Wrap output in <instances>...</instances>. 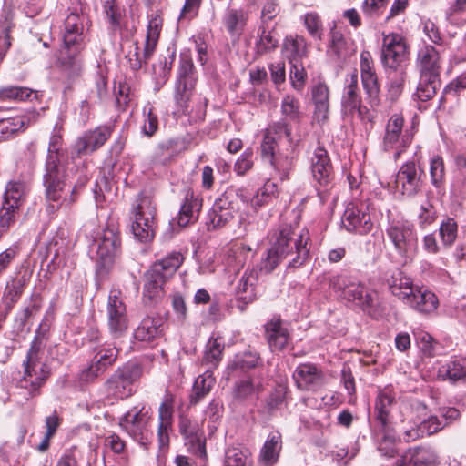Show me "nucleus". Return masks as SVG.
Listing matches in <instances>:
<instances>
[{"label": "nucleus", "instance_id": "f257e3e1", "mask_svg": "<svg viewBox=\"0 0 466 466\" xmlns=\"http://www.w3.org/2000/svg\"><path fill=\"white\" fill-rule=\"evenodd\" d=\"M309 233L302 229L297 234L291 227L282 226L275 233L271 247L261 258L259 271L271 273L282 261L289 268L303 266L309 258Z\"/></svg>", "mask_w": 466, "mask_h": 466}, {"label": "nucleus", "instance_id": "f03ea898", "mask_svg": "<svg viewBox=\"0 0 466 466\" xmlns=\"http://www.w3.org/2000/svg\"><path fill=\"white\" fill-rule=\"evenodd\" d=\"M83 20L77 13H71L65 19L63 46L59 50L58 66L68 80H73L82 71V61L78 56L83 34Z\"/></svg>", "mask_w": 466, "mask_h": 466}, {"label": "nucleus", "instance_id": "7ed1b4c3", "mask_svg": "<svg viewBox=\"0 0 466 466\" xmlns=\"http://www.w3.org/2000/svg\"><path fill=\"white\" fill-rule=\"evenodd\" d=\"M184 261L183 255L173 251L152 264L145 274L143 298L147 303H156L164 296V286Z\"/></svg>", "mask_w": 466, "mask_h": 466}, {"label": "nucleus", "instance_id": "20e7f679", "mask_svg": "<svg viewBox=\"0 0 466 466\" xmlns=\"http://www.w3.org/2000/svg\"><path fill=\"white\" fill-rule=\"evenodd\" d=\"M46 210L54 214L60 207L69 208L76 201L78 186L66 191L65 169L62 165H45L43 177Z\"/></svg>", "mask_w": 466, "mask_h": 466}, {"label": "nucleus", "instance_id": "39448f33", "mask_svg": "<svg viewBox=\"0 0 466 466\" xmlns=\"http://www.w3.org/2000/svg\"><path fill=\"white\" fill-rule=\"evenodd\" d=\"M330 286L336 291H340V296L343 299L357 302L364 311L373 317L377 316V292L366 289L360 281L346 276L333 277L330 280Z\"/></svg>", "mask_w": 466, "mask_h": 466}, {"label": "nucleus", "instance_id": "423d86ee", "mask_svg": "<svg viewBox=\"0 0 466 466\" xmlns=\"http://www.w3.org/2000/svg\"><path fill=\"white\" fill-rule=\"evenodd\" d=\"M313 180L317 185L318 197L321 204L326 203L333 187L334 171L328 151L318 147L310 159Z\"/></svg>", "mask_w": 466, "mask_h": 466}, {"label": "nucleus", "instance_id": "0eeeda50", "mask_svg": "<svg viewBox=\"0 0 466 466\" xmlns=\"http://www.w3.org/2000/svg\"><path fill=\"white\" fill-rule=\"evenodd\" d=\"M96 243V271L99 276L104 277L113 268L120 257L121 240L116 230L106 228Z\"/></svg>", "mask_w": 466, "mask_h": 466}, {"label": "nucleus", "instance_id": "6e6552de", "mask_svg": "<svg viewBox=\"0 0 466 466\" xmlns=\"http://www.w3.org/2000/svg\"><path fill=\"white\" fill-rule=\"evenodd\" d=\"M403 127L404 118L400 113L392 114L385 125L381 148L385 152L392 153L395 160L411 143V137Z\"/></svg>", "mask_w": 466, "mask_h": 466}, {"label": "nucleus", "instance_id": "1a4fd4ad", "mask_svg": "<svg viewBox=\"0 0 466 466\" xmlns=\"http://www.w3.org/2000/svg\"><path fill=\"white\" fill-rule=\"evenodd\" d=\"M142 376V369L137 364H127L118 368L106 381L107 394L120 400L134 393V383Z\"/></svg>", "mask_w": 466, "mask_h": 466}, {"label": "nucleus", "instance_id": "9d476101", "mask_svg": "<svg viewBox=\"0 0 466 466\" xmlns=\"http://www.w3.org/2000/svg\"><path fill=\"white\" fill-rule=\"evenodd\" d=\"M156 208L149 197L139 196L134 212V221L131 226L136 238L141 242H148L155 235Z\"/></svg>", "mask_w": 466, "mask_h": 466}, {"label": "nucleus", "instance_id": "9b49d317", "mask_svg": "<svg viewBox=\"0 0 466 466\" xmlns=\"http://www.w3.org/2000/svg\"><path fill=\"white\" fill-rule=\"evenodd\" d=\"M387 235L396 251L406 258H412L417 250V235L413 225L407 220H393L387 228Z\"/></svg>", "mask_w": 466, "mask_h": 466}, {"label": "nucleus", "instance_id": "f8f14e48", "mask_svg": "<svg viewBox=\"0 0 466 466\" xmlns=\"http://www.w3.org/2000/svg\"><path fill=\"white\" fill-rule=\"evenodd\" d=\"M409 59V47L402 35L396 33L383 34L381 62L384 67L393 70L403 69Z\"/></svg>", "mask_w": 466, "mask_h": 466}, {"label": "nucleus", "instance_id": "ddd939ff", "mask_svg": "<svg viewBox=\"0 0 466 466\" xmlns=\"http://www.w3.org/2000/svg\"><path fill=\"white\" fill-rule=\"evenodd\" d=\"M161 26L162 24L159 18L154 17L149 20L142 55L139 52L138 44H133L132 50H129L126 55V58L128 60L129 66L132 70L137 71L140 69L142 65L151 57L158 42Z\"/></svg>", "mask_w": 466, "mask_h": 466}, {"label": "nucleus", "instance_id": "4468645a", "mask_svg": "<svg viewBox=\"0 0 466 466\" xmlns=\"http://www.w3.org/2000/svg\"><path fill=\"white\" fill-rule=\"evenodd\" d=\"M38 351L39 345L37 339H35L26 356L25 374L21 380V386L30 391H35L41 387L49 375L46 365L38 360Z\"/></svg>", "mask_w": 466, "mask_h": 466}, {"label": "nucleus", "instance_id": "2eb2a0df", "mask_svg": "<svg viewBox=\"0 0 466 466\" xmlns=\"http://www.w3.org/2000/svg\"><path fill=\"white\" fill-rule=\"evenodd\" d=\"M119 295V291H111L106 307L107 326L114 338L121 337L128 328L127 308Z\"/></svg>", "mask_w": 466, "mask_h": 466}, {"label": "nucleus", "instance_id": "dca6fc26", "mask_svg": "<svg viewBox=\"0 0 466 466\" xmlns=\"http://www.w3.org/2000/svg\"><path fill=\"white\" fill-rule=\"evenodd\" d=\"M196 85L194 65L191 58L182 56L179 63L177 80L176 84V101L182 106L187 107Z\"/></svg>", "mask_w": 466, "mask_h": 466}, {"label": "nucleus", "instance_id": "f3484780", "mask_svg": "<svg viewBox=\"0 0 466 466\" xmlns=\"http://www.w3.org/2000/svg\"><path fill=\"white\" fill-rule=\"evenodd\" d=\"M233 198V192H225L216 199L208 214L207 226L208 230L219 229L233 219L237 211Z\"/></svg>", "mask_w": 466, "mask_h": 466}, {"label": "nucleus", "instance_id": "a211bd4d", "mask_svg": "<svg viewBox=\"0 0 466 466\" xmlns=\"http://www.w3.org/2000/svg\"><path fill=\"white\" fill-rule=\"evenodd\" d=\"M358 73L354 70L345 79V86L341 97V107L344 115H358L360 118L368 113V109L361 105V97L358 87Z\"/></svg>", "mask_w": 466, "mask_h": 466}, {"label": "nucleus", "instance_id": "6ab92c4d", "mask_svg": "<svg viewBox=\"0 0 466 466\" xmlns=\"http://www.w3.org/2000/svg\"><path fill=\"white\" fill-rule=\"evenodd\" d=\"M342 225L349 232H356L361 235L368 234L373 228L367 208L353 203L347 206L342 216Z\"/></svg>", "mask_w": 466, "mask_h": 466}, {"label": "nucleus", "instance_id": "aec40b11", "mask_svg": "<svg viewBox=\"0 0 466 466\" xmlns=\"http://www.w3.org/2000/svg\"><path fill=\"white\" fill-rule=\"evenodd\" d=\"M179 431L183 435L187 450L199 458L207 456L205 437L200 425L187 417H181Z\"/></svg>", "mask_w": 466, "mask_h": 466}, {"label": "nucleus", "instance_id": "412c9836", "mask_svg": "<svg viewBox=\"0 0 466 466\" xmlns=\"http://www.w3.org/2000/svg\"><path fill=\"white\" fill-rule=\"evenodd\" d=\"M149 416L144 408H133L128 410L120 420L121 428L127 432L134 440L142 441L147 439Z\"/></svg>", "mask_w": 466, "mask_h": 466}, {"label": "nucleus", "instance_id": "4be33fe9", "mask_svg": "<svg viewBox=\"0 0 466 466\" xmlns=\"http://www.w3.org/2000/svg\"><path fill=\"white\" fill-rule=\"evenodd\" d=\"M293 379L299 390L316 391L324 384L325 376L317 365L302 363L296 368Z\"/></svg>", "mask_w": 466, "mask_h": 466}, {"label": "nucleus", "instance_id": "5701e85b", "mask_svg": "<svg viewBox=\"0 0 466 466\" xmlns=\"http://www.w3.org/2000/svg\"><path fill=\"white\" fill-rule=\"evenodd\" d=\"M397 404L396 393L390 387L380 390L375 400V420L382 431H389L391 423V410Z\"/></svg>", "mask_w": 466, "mask_h": 466}, {"label": "nucleus", "instance_id": "b1692460", "mask_svg": "<svg viewBox=\"0 0 466 466\" xmlns=\"http://www.w3.org/2000/svg\"><path fill=\"white\" fill-rule=\"evenodd\" d=\"M112 127L110 126H99L87 130L79 137L75 144L78 154H90L100 148L110 137Z\"/></svg>", "mask_w": 466, "mask_h": 466}, {"label": "nucleus", "instance_id": "393cba45", "mask_svg": "<svg viewBox=\"0 0 466 466\" xmlns=\"http://www.w3.org/2000/svg\"><path fill=\"white\" fill-rule=\"evenodd\" d=\"M421 173L418 172L414 162H407L400 167L396 176L397 187H400L403 195L413 197L422 186Z\"/></svg>", "mask_w": 466, "mask_h": 466}, {"label": "nucleus", "instance_id": "a878e982", "mask_svg": "<svg viewBox=\"0 0 466 466\" xmlns=\"http://www.w3.org/2000/svg\"><path fill=\"white\" fill-rule=\"evenodd\" d=\"M441 65V51L436 47L429 45L419 50L417 66L421 76L428 77V79L439 78Z\"/></svg>", "mask_w": 466, "mask_h": 466}, {"label": "nucleus", "instance_id": "bb28decb", "mask_svg": "<svg viewBox=\"0 0 466 466\" xmlns=\"http://www.w3.org/2000/svg\"><path fill=\"white\" fill-rule=\"evenodd\" d=\"M282 138H286L287 142L292 146L293 139L289 126L284 121H279L268 129L264 135L261 143L262 157L270 160L277 153L275 150L277 139Z\"/></svg>", "mask_w": 466, "mask_h": 466}, {"label": "nucleus", "instance_id": "cd10ccee", "mask_svg": "<svg viewBox=\"0 0 466 466\" xmlns=\"http://www.w3.org/2000/svg\"><path fill=\"white\" fill-rule=\"evenodd\" d=\"M202 208V199L191 189H187L180 210L175 218L180 228L187 227L197 221Z\"/></svg>", "mask_w": 466, "mask_h": 466}, {"label": "nucleus", "instance_id": "c85d7f7f", "mask_svg": "<svg viewBox=\"0 0 466 466\" xmlns=\"http://www.w3.org/2000/svg\"><path fill=\"white\" fill-rule=\"evenodd\" d=\"M266 337L272 352L282 351L290 341V334L279 318H273L267 323Z\"/></svg>", "mask_w": 466, "mask_h": 466}, {"label": "nucleus", "instance_id": "c756f323", "mask_svg": "<svg viewBox=\"0 0 466 466\" xmlns=\"http://www.w3.org/2000/svg\"><path fill=\"white\" fill-rule=\"evenodd\" d=\"M438 456L430 447H418L408 450L395 466H431L437 463Z\"/></svg>", "mask_w": 466, "mask_h": 466}, {"label": "nucleus", "instance_id": "7c9ffc66", "mask_svg": "<svg viewBox=\"0 0 466 466\" xmlns=\"http://www.w3.org/2000/svg\"><path fill=\"white\" fill-rule=\"evenodd\" d=\"M404 304L421 314H430L437 309L439 300L433 292L417 286Z\"/></svg>", "mask_w": 466, "mask_h": 466}, {"label": "nucleus", "instance_id": "2f4dec72", "mask_svg": "<svg viewBox=\"0 0 466 466\" xmlns=\"http://www.w3.org/2000/svg\"><path fill=\"white\" fill-rule=\"evenodd\" d=\"M159 424L157 430V439L159 449L165 451L169 446V431L172 426V414L173 407L172 401L169 399H166L159 407L158 410Z\"/></svg>", "mask_w": 466, "mask_h": 466}, {"label": "nucleus", "instance_id": "473e14b6", "mask_svg": "<svg viewBox=\"0 0 466 466\" xmlns=\"http://www.w3.org/2000/svg\"><path fill=\"white\" fill-rule=\"evenodd\" d=\"M163 320L159 317H147L134 331V338L143 342H150L161 338Z\"/></svg>", "mask_w": 466, "mask_h": 466}, {"label": "nucleus", "instance_id": "72a5a7b5", "mask_svg": "<svg viewBox=\"0 0 466 466\" xmlns=\"http://www.w3.org/2000/svg\"><path fill=\"white\" fill-rule=\"evenodd\" d=\"M26 281L27 279L24 275L21 278H13L6 282L2 296V302L5 305V316L12 310L14 306L19 300L26 286Z\"/></svg>", "mask_w": 466, "mask_h": 466}, {"label": "nucleus", "instance_id": "f704fd0d", "mask_svg": "<svg viewBox=\"0 0 466 466\" xmlns=\"http://www.w3.org/2000/svg\"><path fill=\"white\" fill-rule=\"evenodd\" d=\"M248 13L242 8H228L224 15L223 23L234 38H238L244 31Z\"/></svg>", "mask_w": 466, "mask_h": 466}, {"label": "nucleus", "instance_id": "c9c22d12", "mask_svg": "<svg viewBox=\"0 0 466 466\" xmlns=\"http://www.w3.org/2000/svg\"><path fill=\"white\" fill-rule=\"evenodd\" d=\"M281 450V436L279 433H271L265 441L259 454L261 466H273L279 460Z\"/></svg>", "mask_w": 466, "mask_h": 466}, {"label": "nucleus", "instance_id": "e433bc0d", "mask_svg": "<svg viewBox=\"0 0 466 466\" xmlns=\"http://www.w3.org/2000/svg\"><path fill=\"white\" fill-rule=\"evenodd\" d=\"M258 271L255 268L247 269L240 278L236 288L238 299L244 303L251 302L256 298L255 288L258 281Z\"/></svg>", "mask_w": 466, "mask_h": 466}, {"label": "nucleus", "instance_id": "4c0bfd02", "mask_svg": "<svg viewBox=\"0 0 466 466\" xmlns=\"http://www.w3.org/2000/svg\"><path fill=\"white\" fill-rule=\"evenodd\" d=\"M27 187L22 181H10L5 187L3 197V205L12 206L13 208L20 209L27 193Z\"/></svg>", "mask_w": 466, "mask_h": 466}, {"label": "nucleus", "instance_id": "58836bf2", "mask_svg": "<svg viewBox=\"0 0 466 466\" xmlns=\"http://www.w3.org/2000/svg\"><path fill=\"white\" fill-rule=\"evenodd\" d=\"M390 290L400 299L403 303L412 295V292L416 290L417 285L413 284L410 278L398 272L392 276L391 281L389 283Z\"/></svg>", "mask_w": 466, "mask_h": 466}, {"label": "nucleus", "instance_id": "ea45409f", "mask_svg": "<svg viewBox=\"0 0 466 466\" xmlns=\"http://www.w3.org/2000/svg\"><path fill=\"white\" fill-rule=\"evenodd\" d=\"M261 390V382L258 380L248 376L236 382L233 395L234 398L238 400H246L256 397Z\"/></svg>", "mask_w": 466, "mask_h": 466}, {"label": "nucleus", "instance_id": "a19ab883", "mask_svg": "<svg viewBox=\"0 0 466 466\" xmlns=\"http://www.w3.org/2000/svg\"><path fill=\"white\" fill-rule=\"evenodd\" d=\"M62 127L56 124L49 140L46 165H61V160L65 157V150L62 147Z\"/></svg>", "mask_w": 466, "mask_h": 466}, {"label": "nucleus", "instance_id": "79ce46f5", "mask_svg": "<svg viewBox=\"0 0 466 466\" xmlns=\"http://www.w3.org/2000/svg\"><path fill=\"white\" fill-rule=\"evenodd\" d=\"M438 376L443 380H466V359L454 360L440 367Z\"/></svg>", "mask_w": 466, "mask_h": 466}, {"label": "nucleus", "instance_id": "37998d69", "mask_svg": "<svg viewBox=\"0 0 466 466\" xmlns=\"http://www.w3.org/2000/svg\"><path fill=\"white\" fill-rule=\"evenodd\" d=\"M30 125V118L25 116H16L0 119V140H6L15 133L25 130Z\"/></svg>", "mask_w": 466, "mask_h": 466}, {"label": "nucleus", "instance_id": "c03bdc74", "mask_svg": "<svg viewBox=\"0 0 466 466\" xmlns=\"http://www.w3.org/2000/svg\"><path fill=\"white\" fill-rule=\"evenodd\" d=\"M252 248L243 243H237L229 249L228 264L238 271L253 257Z\"/></svg>", "mask_w": 466, "mask_h": 466}, {"label": "nucleus", "instance_id": "a18cd8bd", "mask_svg": "<svg viewBox=\"0 0 466 466\" xmlns=\"http://www.w3.org/2000/svg\"><path fill=\"white\" fill-rule=\"evenodd\" d=\"M329 35L330 40L328 46V54L336 60L345 59L350 52L343 34L336 28H332Z\"/></svg>", "mask_w": 466, "mask_h": 466}, {"label": "nucleus", "instance_id": "49530a36", "mask_svg": "<svg viewBox=\"0 0 466 466\" xmlns=\"http://www.w3.org/2000/svg\"><path fill=\"white\" fill-rule=\"evenodd\" d=\"M223 350V341L218 338H210L205 347L202 359L203 363L208 365L210 368L218 367L222 359Z\"/></svg>", "mask_w": 466, "mask_h": 466}, {"label": "nucleus", "instance_id": "de8ad7c7", "mask_svg": "<svg viewBox=\"0 0 466 466\" xmlns=\"http://www.w3.org/2000/svg\"><path fill=\"white\" fill-rule=\"evenodd\" d=\"M214 382L215 380L210 372L207 371L203 375H199L193 385L190 403L197 404L199 402L200 400L209 393Z\"/></svg>", "mask_w": 466, "mask_h": 466}, {"label": "nucleus", "instance_id": "09e8293b", "mask_svg": "<svg viewBox=\"0 0 466 466\" xmlns=\"http://www.w3.org/2000/svg\"><path fill=\"white\" fill-rule=\"evenodd\" d=\"M300 20L308 34L316 40H321L324 35V23L321 16L315 11L301 15Z\"/></svg>", "mask_w": 466, "mask_h": 466}, {"label": "nucleus", "instance_id": "8fccbe9b", "mask_svg": "<svg viewBox=\"0 0 466 466\" xmlns=\"http://www.w3.org/2000/svg\"><path fill=\"white\" fill-rule=\"evenodd\" d=\"M439 236L445 248H451L458 238V223L453 218H445L439 226Z\"/></svg>", "mask_w": 466, "mask_h": 466}, {"label": "nucleus", "instance_id": "3c124183", "mask_svg": "<svg viewBox=\"0 0 466 466\" xmlns=\"http://www.w3.org/2000/svg\"><path fill=\"white\" fill-rule=\"evenodd\" d=\"M35 94V91L19 86H4L0 87V101H25Z\"/></svg>", "mask_w": 466, "mask_h": 466}, {"label": "nucleus", "instance_id": "603ef678", "mask_svg": "<svg viewBox=\"0 0 466 466\" xmlns=\"http://www.w3.org/2000/svg\"><path fill=\"white\" fill-rule=\"evenodd\" d=\"M447 21L455 26L466 25V0H454L446 10Z\"/></svg>", "mask_w": 466, "mask_h": 466}, {"label": "nucleus", "instance_id": "864d4df0", "mask_svg": "<svg viewBox=\"0 0 466 466\" xmlns=\"http://www.w3.org/2000/svg\"><path fill=\"white\" fill-rule=\"evenodd\" d=\"M281 114L286 120L299 122L303 116L299 101L290 95L285 96L281 102Z\"/></svg>", "mask_w": 466, "mask_h": 466}, {"label": "nucleus", "instance_id": "5fc2aeb1", "mask_svg": "<svg viewBox=\"0 0 466 466\" xmlns=\"http://www.w3.org/2000/svg\"><path fill=\"white\" fill-rule=\"evenodd\" d=\"M363 88L371 106H377L380 102V85L376 72L361 76Z\"/></svg>", "mask_w": 466, "mask_h": 466}, {"label": "nucleus", "instance_id": "6e6d98bb", "mask_svg": "<svg viewBox=\"0 0 466 466\" xmlns=\"http://www.w3.org/2000/svg\"><path fill=\"white\" fill-rule=\"evenodd\" d=\"M293 159L294 157L291 153L278 151L269 162L284 178L288 177L289 171L293 167Z\"/></svg>", "mask_w": 466, "mask_h": 466}, {"label": "nucleus", "instance_id": "4d7b16f0", "mask_svg": "<svg viewBox=\"0 0 466 466\" xmlns=\"http://www.w3.org/2000/svg\"><path fill=\"white\" fill-rule=\"evenodd\" d=\"M430 175L431 184L440 188L442 187L445 177V167L443 158L440 156H434L430 162Z\"/></svg>", "mask_w": 466, "mask_h": 466}, {"label": "nucleus", "instance_id": "13d9d810", "mask_svg": "<svg viewBox=\"0 0 466 466\" xmlns=\"http://www.w3.org/2000/svg\"><path fill=\"white\" fill-rule=\"evenodd\" d=\"M290 81L292 84L293 88H295L298 91L302 90L304 87L306 78H307V73L305 71V68L303 65L300 63V61L297 58L290 59Z\"/></svg>", "mask_w": 466, "mask_h": 466}, {"label": "nucleus", "instance_id": "bf43d9fd", "mask_svg": "<svg viewBox=\"0 0 466 466\" xmlns=\"http://www.w3.org/2000/svg\"><path fill=\"white\" fill-rule=\"evenodd\" d=\"M438 86L439 78L428 79V77L420 76L416 92L418 98L421 101H427L432 98L436 94V88Z\"/></svg>", "mask_w": 466, "mask_h": 466}, {"label": "nucleus", "instance_id": "052dcab7", "mask_svg": "<svg viewBox=\"0 0 466 466\" xmlns=\"http://www.w3.org/2000/svg\"><path fill=\"white\" fill-rule=\"evenodd\" d=\"M276 190L277 186L275 183L267 182L264 187L251 198V206L254 208H258L269 203L273 198H275Z\"/></svg>", "mask_w": 466, "mask_h": 466}, {"label": "nucleus", "instance_id": "680f3d73", "mask_svg": "<svg viewBox=\"0 0 466 466\" xmlns=\"http://www.w3.org/2000/svg\"><path fill=\"white\" fill-rule=\"evenodd\" d=\"M18 211L19 210L13 208L12 206H5L2 204L0 208V238L6 234L15 224Z\"/></svg>", "mask_w": 466, "mask_h": 466}, {"label": "nucleus", "instance_id": "e2e57ef3", "mask_svg": "<svg viewBox=\"0 0 466 466\" xmlns=\"http://www.w3.org/2000/svg\"><path fill=\"white\" fill-rule=\"evenodd\" d=\"M285 49L292 56L291 59H299L306 55L307 45L303 36H295L286 40Z\"/></svg>", "mask_w": 466, "mask_h": 466}, {"label": "nucleus", "instance_id": "0e129e2a", "mask_svg": "<svg viewBox=\"0 0 466 466\" xmlns=\"http://www.w3.org/2000/svg\"><path fill=\"white\" fill-rule=\"evenodd\" d=\"M248 454L240 448H228L226 451L224 466H247Z\"/></svg>", "mask_w": 466, "mask_h": 466}, {"label": "nucleus", "instance_id": "69168bd1", "mask_svg": "<svg viewBox=\"0 0 466 466\" xmlns=\"http://www.w3.org/2000/svg\"><path fill=\"white\" fill-rule=\"evenodd\" d=\"M117 356V350L113 348H102L99 349L95 355L93 361L96 363L98 367L106 370V369L112 365Z\"/></svg>", "mask_w": 466, "mask_h": 466}, {"label": "nucleus", "instance_id": "338daca9", "mask_svg": "<svg viewBox=\"0 0 466 466\" xmlns=\"http://www.w3.org/2000/svg\"><path fill=\"white\" fill-rule=\"evenodd\" d=\"M279 40L272 32L266 29H260L259 40L257 42L258 52L262 54L275 49L278 46Z\"/></svg>", "mask_w": 466, "mask_h": 466}, {"label": "nucleus", "instance_id": "774afa93", "mask_svg": "<svg viewBox=\"0 0 466 466\" xmlns=\"http://www.w3.org/2000/svg\"><path fill=\"white\" fill-rule=\"evenodd\" d=\"M416 343L425 356H432L435 350L436 342L433 338L425 331L415 333Z\"/></svg>", "mask_w": 466, "mask_h": 466}]
</instances>
